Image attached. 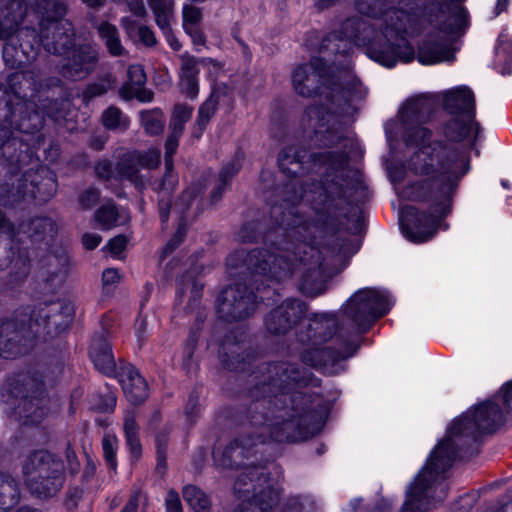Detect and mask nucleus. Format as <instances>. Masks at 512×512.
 <instances>
[{"instance_id": "obj_5", "label": "nucleus", "mask_w": 512, "mask_h": 512, "mask_svg": "<svg viewBox=\"0 0 512 512\" xmlns=\"http://www.w3.org/2000/svg\"><path fill=\"white\" fill-rule=\"evenodd\" d=\"M271 214L279 225L266 236L271 247L250 251L244 259V265L254 276H261L265 281L279 282L290 277L296 268V252H290L287 239L299 242L296 246L292 243V246L298 253L304 254L299 258L303 266L311 262L309 247L312 246L304 242L311 224L287 200L280 205H274Z\"/></svg>"}, {"instance_id": "obj_17", "label": "nucleus", "mask_w": 512, "mask_h": 512, "mask_svg": "<svg viewBox=\"0 0 512 512\" xmlns=\"http://www.w3.org/2000/svg\"><path fill=\"white\" fill-rule=\"evenodd\" d=\"M305 311L306 306L301 300L287 299L266 315L265 327L271 334H285L299 322Z\"/></svg>"}, {"instance_id": "obj_31", "label": "nucleus", "mask_w": 512, "mask_h": 512, "mask_svg": "<svg viewBox=\"0 0 512 512\" xmlns=\"http://www.w3.org/2000/svg\"><path fill=\"white\" fill-rule=\"evenodd\" d=\"M157 26L162 33H168V27L174 20V0H147Z\"/></svg>"}, {"instance_id": "obj_63", "label": "nucleus", "mask_w": 512, "mask_h": 512, "mask_svg": "<svg viewBox=\"0 0 512 512\" xmlns=\"http://www.w3.org/2000/svg\"><path fill=\"white\" fill-rule=\"evenodd\" d=\"M95 172L98 177L108 179L112 172V166L109 161H99L95 167Z\"/></svg>"}, {"instance_id": "obj_4", "label": "nucleus", "mask_w": 512, "mask_h": 512, "mask_svg": "<svg viewBox=\"0 0 512 512\" xmlns=\"http://www.w3.org/2000/svg\"><path fill=\"white\" fill-rule=\"evenodd\" d=\"M307 397L297 394L293 397L291 407L285 406L286 398L269 400L267 412L252 415V423L258 425L260 433L256 439L241 436L231 441L223 450L214 452V460L223 468H236L243 464L245 458L253 454V447L265 441L267 436L277 442H297L310 437L314 428L312 420L314 414L299 405L307 404ZM266 402L256 403L254 413L266 408Z\"/></svg>"}, {"instance_id": "obj_13", "label": "nucleus", "mask_w": 512, "mask_h": 512, "mask_svg": "<svg viewBox=\"0 0 512 512\" xmlns=\"http://www.w3.org/2000/svg\"><path fill=\"white\" fill-rule=\"evenodd\" d=\"M390 306L385 292L372 288L358 290L344 306V314L351 321L349 332L353 335L365 332L371 323L389 311Z\"/></svg>"}, {"instance_id": "obj_23", "label": "nucleus", "mask_w": 512, "mask_h": 512, "mask_svg": "<svg viewBox=\"0 0 512 512\" xmlns=\"http://www.w3.org/2000/svg\"><path fill=\"white\" fill-rule=\"evenodd\" d=\"M192 114L193 107L184 103H177L174 105L169 123L170 133L165 142V150H167L168 157L170 154H174L176 152L179 139L185 129V124L191 119Z\"/></svg>"}, {"instance_id": "obj_25", "label": "nucleus", "mask_w": 512, "mask_h": 512, "mask_svg": "<svg viewBox=\"0 0 512 512\" xmlns=\"http://www.w3.org/2000/svg\"><path fill=\"white\" fill-rule=\"evenodd\" d=\"M350 173V170H346L343 168L339 172V175H337V177L341 178V183L333 180L331 183L328 184V186L325 188L324 206L337 207L338 204L334 202H336L337 200L350 198V191L357 188L359 185V183L356 180L349 178Z\"/></svg>"}, {"instance_id": "obj_6", "label": "nucleus", "mask_w": 512, "mask_h": 512, "mask_svg": "<svg viewBox=\"0 0 512 512\" xmlns=\"http://www.w3.org/2000/svg\"><path fill=\"white\" fill-rule=\"evenodd\" d=\"M409 21L410 16L403 10L390 9L384 13V28L378 32V24L350 18L342 24L339 42L345 38L358 46H369L371 58L387 67H393L397 60L410 62L414 48L403 37L408 33Z\"/></svg>"}, {"instance_id": "obj_36", "label": "nucleus", "mask_w": 512, "mask_h": 512, "mask_svg": "<svg viewBox=\"0 0 512 512\" xmlns=\"http://www.w3.org/2000/svg\"><path fill=\"white\" fill-rule=\"evenodd\" d=\"M183 498L194 512H211L208 495L197 486H186L183 489Z\"/></svg>"}, {"instance_id": "obj_40", "label": "nucleus", "mask_w": 512, "mask_h": 512, "mask_svg": "<svg viewBox=\"0 0 512 512\" xmlns=\"http://www.w3.org/2000/svg\"><path fill=\"white\" fill-rule=\"evenodd\" d=\"M21 230L30 237L45 235L54 231V224L51 219L46 217H37L29 223L22 224Z\"/></svg>"}, {"instance_id": "obj_48", "label": "nucleus", "mask_w": 512, "mask_h": 512, "mask_svg": "<svg viewBox=\"0 0 512 512\" xmlns=\"http://www.w3.org/2000/svg\"><path fill=\"white\" fill-rule=\"evenodd\" d=\"M167 437L165 434L156 436L157 470L161 473L166 468Z\"/></svg>"}, {"instance_id": "obj_3", "label": "nucleus", "mask_w": 512, "mask_h": 512, "mask_svg": "<svg viewBox=\"0 0 512 512\" xmlns=\"http://www.w3.org/2000/svg\"><path fill=\"white\" fill-rule=\"evenodd\" d=\"M296 93L302 97L319 96L320 103L308 106L302 118L306 130H311L320 145L332 146L339 139L333 128L337 116L349 111L356 81L346 70L330 75L326 62L314 57L309 64L298 66L292 75Z\"/></svg>"}, {"instance_id": "obj_58", "label": "nucleus", "mask_w": 512, "mask_h": 512, "mask_svg": "<svg viewBox=\"0 0 512 512\" xmlns=\"http://www.w3.org/2000/svg\"><path fill=\"white\" fill-rule=\"evenodd\" d=\"M119 272L116 269L108 268L102 274V282L104 287L113 286L119 281Z\"/></svg>"}, {"instance_id": "obj_32", "label": "nucleus", "mask_w": 512, "mask_h": 512, "mask_svg": "<svg viewBox=\"0 0 512 512\" xmlns=\"http://www.w3.org/2000/svg\"><path fill=\"white\" fill-rule=\"evenodd\" d=\"M19 486L9 474L0 473V512H7L18 503Z\"/></svg>"}, {"instance_id": "obj_7", "label": "nucleus", "mask_w": 512, "mask_h": 512, "mask_svg": "<svg viewBox=\"0 0 512 512\" xmlns=\"http://www.w3.org/2000/svg\"><path fill=\"white\" fill-rule=\"evenodd\" d=\"M39 12L43 9L40 31L34 33V39L41 43L45 50L52 54L66 53L74 43V31L71 22L58 19L65 14L66 8L60 2L51 0H35ZM28 0H0V38H9L23 21Z\"/></svg>"}, {"instance_id": "obj_53", "label": "nucleus", "mask_w": 512, "mask_h": 512, "mask_svg": "<svg viewBox=\"0 0 512 512\" xmlns=\"http://www.w3.org/2000/svg\"><path fill=\"white\" fill-rule=\"evenodd\" d=\"M476 501V497L474 495H463L459 498V500L454 503L452 511L453 512H469L474 506Z\"/></svg>"}, {"instance_id": "obj_62", "label": "nucleus", "mask_w": 512, "mask_h": 512, "mask_svg": "<svg viewBox=\"0 0 512 512\" xmlns=\"http://www.w3.org/2000/svg\"><path fill=\"white\" fill-rule=\"evenodd\" d=\"M185 32L191 37L194 45L203 46L205 44L206 39L201 27L185 29Z\"/></svg>"}, {"instance_id": "obj_33", "label": "nucleus", "mask_w": 512, "mask_h": 512, "mask_svg": "<svg viewBox=\"0 0 512 512\" xmlns=\"http://www.w3.org/2000/svg\"><path fill=\"white\" fill-rule=\"evenodd\" d=\"M140 166L131 153L124 155L117 164V172L122 179L133 183L137 188H143L146 185L145 179L139 175Z\"/></svg>"}, {"instance_id": "obj_42", "label": "nucleus", "mask_w": 512, "mask_h": 512, "mask_svg": "<svg viewBox=\"0 0 512 512\" xmlns=\"http://www.w3.org/2000/svg\"><path fill=\"white\" fill-rule=\"evenodd\" d=\"M141 121L145 131L150 135H157L163 131L165 121L160 111L142 112Z\"/></svg>"}, {"instance_id": "obj_52", "label": "nucleus", "mask_w": 512, "mask_h": 512, "mask_svg": "<svg viewBox=\"0 0 512 512\" xmlns=\"http://www.w3.org/2000/svg\"><path fill=\"white\" fill-rule=\"evenodd\" d=\"M99 200V192L95 189L84 191L79 197V204L83 209L92 208Z\"/></svg>"}, {"instance_id": "obj_38", "label": "nucleus", "mask_w": 512, "mask_h": 512, "mask_svg": "<svg viewBox=\"0 0 512 512\" xmlns=\"http://www.w3.org/2000/svg\"><path fill=\"white\" fill-rule=\"evenodd\" d=\"M128 82L127 86L123 87V93L126 98L133 97L145 85L146 74L141 65L134 64L128 67Z\"/></svg>"}, {"instance_id": "obj_11", "label": "nucleus", "mask_w": 512, "mask_h": 512, "mask_svg": "<svg viewBox=\"0 0 512 512\" xmlns=\"http://www.w3.org/2000/svg\"><path fill=\"white\" fill-rule=\"evenodd\" d=\"M444 105L453 118L444 126L443 133L448 143L458 145L465 139L475 137L478 124L474 121L475 99L466 86L458 87L445 94Z\"/></svg>"}, {"instance_id": "obj_60", "label": "nucleus", "mask_w": 512, "mask_h": 512, "mask_svg": "<svg viewBox=\"0 0 512 512\" xmlns=\"http://www.w3.org/2000/svg\"><path fill=\"white\" fill-rule=\"evenodd\" d=\"M66 460H67V469L72 473L75 474L79 470V462L77 460L76 454L74 450L70 448V446L66 449Z\"/></svg>"}, {"instance_id": "obj_59", "label": "nucleus", "mask_w": 512, "mask_h": 512, "mask_svg": "<svg viewBox=\"0 0 512 512\" xmlns=\"http://www.w3.org/2000/svg\"><path fill=\"white\" fill-rule=\"evenodd\" d=\"M184 236H185V229L183 227H179V229L175 233L174 237L165 246L164 253L165 254L171 253L181 243Z\"/></svg>"}, {"instance_id": "obj_50", "label": "nucleus", "mask_w": 512, "mask_h": 512, "mask_svg": "<svg viewBox=\"0 0 512 512\" xmlns=\"http://www.w3.org/2000/svg\"><path fill=\"white\" fill-rule=\"evenodd\" d=\"M3 59L12 68L19 67L22 63V60L18 57V50L9 43H5L3 46Z\"/></svg>"}, {"instance_id": "obj_55", "label": "nucleus", "mask_w": 512, "mask_h": 512, "mask_svg": "<svg viewBox=\"0 0 512 512\" xmlns=\"http://www.w3.org/2000/svg\"><path fill=\"white\" fill-rule=\"evenodd\" d=\"M165 506L167 512H183L180 498L175 490H170L167 493Z\"/></svg>"}, {"instance_id": "obj_61", "label": "nucleus", "mask_w": 512, "mask_h": 512, "mask_svg": "<svg viewBox=\"0 0 512 512\" xmlns=\"http://www.w3.org/2000/svg\"><path fill=\"white\" fill-rule=\"evenodd\" d=\"M129 10L136 16L144 17L147 13L143 0H126Z\"/></svg>"}, {"instance_id": "obj_27", "label": "nucleus", "mask_w": 512, "mask_h": 512, "mask_svg": "<svg viewBox=\"0 0 512 512\" xmlns=\"http://www.w3.org/2000/svg\"><path fill=\"white\" fill-rule=\"evenodd\" d=\"M45 404L43 390H40L37 396L24 397L17 407V413L24 419L25 424H37L46 414Z\"/></svg>"}, {"instance_id": "obj_16", "label": "nucleus", "mask_w": 512, "mask_h": 512, "mask_svg": "<svg viewBox=\"0 0 512 512\" xmlns=\"http://www.w3.org/2000/svg\"><path fill=\"white\" fill-rule=\"evenodd\" d=\"M257 298L247 286L237 283L225 288L217 299V314L225 321L243 320L253 314Z\"/></svg>"}, {"instance_id": "obj_9", "label": "nucleus", "mask_w": 512, "mask_h": 512, "mask_svg": "<svg viewBox=\"0 0 512 512\" xmlns=\"http://www.w3.org/2000/svg\"><path fill=\"white\" fill-rule=\"evenodd\" d=\"M239 498L250 492L252 498L244 499L235 512H301L302 505L298 498L280 503V491L270 483L263 467H245L237 477L233 487Z\"/></svg>"}, {"instance_id": "obj_12", "label": "nucleus", "mask_w": 512, "mask_h": 512, "mask_svg": "<svg viewBox=\"0 0 512 512\" xmlns=\"http://www.w3.org/2000/svg\"><path fill=\"white\" fill-rule=\"evenodd\" d=\"M64 465L45 450L31 453L23 465L27 488L38 497L53 496L63 484Z\"/></svg>"}, {"instance_id": "obj_49", "label": "nucleus", "mask_w": 512, "mask_h": 512, "mask_svg": "<svg viewBox=\"0 0 512 512\" xmlns=\"http://www.w3.org/2000/svg\"><path fill=\"white\" fill-rule=\"evenodd\" d=\"M92 406L101 412H110L116 406V396L109 392L104 396H97L93 399Z\"/></svg>"}, {"instance_id": "obj_29", "label": "nucleus", "mask_w": 512, "mask_h": 512, "mask_svg": "<svg viewBox=\"0 0 512 512\" xmlns=\"http://www.w3.org/2000/svg\"><path fill=\"white\" fill-rule=\"evenodd\" d=\"M97 32L111 56L118 57L126 53V49L121 43L119 31L115 25L109 22H101L97 26Z\"/></svg>"}, {"instance_id": "obj_54", "label": "nucleus", "mask_w": 512, "mask_h": 512, "mask_svg": "<svg viewBox=\"0 0 512 512\" xmlns=\"http://www.w3.org/2000/svg\"><path fill=\"white\" fill-rule=\"evenodd\" d=\"M111 85L109 82H99L94 83L86 88L84 91V97L86 99H91L96 96L103 95L110 89Z\"/></svg>"}, {"instance_id": "obj_45", "label": "nucleus", "mask_w": 512, "mask_h": 512, "mask_svg": "<svg viewBox=\"0 0 512 512\" xmlns=\"http://www.w3.org/2000/svg\"><path fill=\"white\" fill-rule=\"evenodd\" d=\"M183 28L201 27L202 10L191 4H185L182 9Z\"/></svg>"}, {"instance_id": "obj_15", "label": "nucleus", "mask_w": 512, "mask_h": 512, "mask_svg": "<svg viewBox=\"0 0 512 512\" xmlns=\"http://www.w3.org/2000/svg\"><path fill=\"white\" fill-rule=\"evenodd\" d=\"M259 382L254 386L252 395L269 394L290 389L293 384L306 385L310 373L290 362L267 364L261 369Z\"/></svg>"}, {"instance_id": "obj_18", "label": "nucleus", "mask_w": 512, "mask_h": 512, "mask_svg": "<svg viewBox=\"0 0 512 512\" xmlns=\"http://www.w3.org/2000/svg\"><path fill=\"white\" fill-rule=\"evenodd\" d=\"M430 22L433 28L438 31L441 36L437 37L433 34H430L419 44L417 59L421 64L424 65H431L438 62L451 60L453 57V51L451 48V36L463 33H445L443 30H440L437 27L433 21V17H431Z\"/></svg>"}, {"instance_id": "obj_1", "label": "nucleus", "mask_w": 512, "mask_h": 512, "mask_svg": "<svg viewBox=\"0 0 512 512\" xmlns=\"http://www.w3.org/2000/svg\"><path fill=\"white\" fill-rule=\"evenodd\" d=\"M433 107L429 96L418 95L408 99L398 112L404 141L415 148L408 167L414 174L425 177L419 189L423 199L429 202L427 212L406 208L401 223L405 236L417 243L429 240L440 220L451 212L459 184L470 170L466 150L446 141H431L432 132L423 124L430 119Z\"/></svg>"}, {"instance_id": "obj_26", "label": "nucleus", "mask_w": 512, "mask_h": 512, "mask_svg": "<svg viewBox=\"0 0 512 512\" xmlns=\"http://www.w3.org/2000/svg\"><path fill=\"white\" fill-rule=\"evenodd\" d=\"M172 156L173 154H170L168 157L167 150H165L166 173L159 188V213L163 223L168 220L170 210V193L177 184L176 176L173 174Z\"/></svg>"}, {"instance_id": "obj_56", "label": "nucleus", "mask_w": 512, "mask_h": 512, "mask_svg": "<svg viewBox=\"0 0 512 512\" xmlns=\"http://www.w3.org/2000/svg\"><path fill=\"white\" fill-rule=\"evenodd\" d=\"M127 239L123 235L112 238L106 245L107 249L114 255L120 254L126 247Z\"/></svg>"}, {"instance_id": "obj_39", "label": "nucleus", "mask_w": 512, "mask_h": 512, "mask_svg": "<svg viewBox=\"0 0 512 512\" xmlns=\"http://www.w3.org/2000/svg\"><path fill=\"white\" fill-rule=\"evenodd\" d=\"M240 161L235 159L225 165L219 174V184L212 194V201L217 202L225 192L229 180L239 171Z\"/></svg>"}, {"instance_id": "obj_8", "label": "nucleus", "mask_w": 512, "mask_h": 512, "mask_svg": "<svg viewBox=\"0 0 512 512\" xmlns=\"http://www.w3.org/2000/svg\"><path fill=\"white\" fill-rule=\"evenodd\" d=\"M337 329L334 315L317 314L309 319L306 331L298 334L299 341L310 346L301 355L306 365L336 374L342 369L341 363L356 353L357 341L346 339L343 327L335 335Z\"/></svg>"}, {"instance_id": "obj_57", "label": "nucleus", "mask_w": 512, "mask_h": 512, "mask_svg": "<svg viewBox=\"0 0 512 512\" xmlns=\"http://www.w3.org/2000/svg\"><path fill=\"white\" fill-rule=\"evenodd\" d=\"M138 36L145 45L152 46L156 43L153 31L147 26H140L137 29Z\"/></svg>"}, {"instance_id": "obj_47", "label": "nucleus", "mask_w": 512, "mask_h": 512, "mask_svg": "<svg viewBox=\"0 0 512 512\" xmlns=\"http://www.w3.org/2000/svg\"><path fill=\"white\" fill-rule=\"evenodd\" d=\"M362 499H354L351 502V507L354 512H391L392 505L386 499H381L373 508L361 506Z\"/></svg>"}, {"instance_id": "obj_64", "label": "nucleus", "mask_w": 512, "mask_h": 512, "mask_svg": "<svg viewBox=\"0 0 512 512\" xmlns=\"http://www.w3.org/2000/svg\"><path fill=\"white\" fill-rule=\"evenodd\" d=\"M82 242L87 249L93 250L100 244L101 237L97 234H85Z\"/></svg>"}, {"instance_id": "obj_21", "label": "nucleus", "mask_w": 512, "mask_h": 512, "mask_svg": "<svg viewBox=\"0 0 512 512\" xmlns=\"http://www.w3.org/2000/svg\"><path fill=\"white\" fill-rule=\"evenodd\" d=\"M181 68L179 74V87L182 94L194 100L199 94L198 65L200 62L215 64V61L208 59H197L193 56L184 55L181 57Z\"/></svg>"}, {"instance_id": "obj_10", "label": "nucleus", "mask_w": 512, "mask_h": 512, "mask_svg": "<svg viewBox=\"0 0 512 512\" xmlns=\"http://www.w3.org/2000/svg\"><path fill=\"white\" fill-rule=\"evenodd\" d=\"M50 333V315L46 308L21 312L15 320L0 321V357L24 354L34 338Z\"/></svg>"}, {"instance_id": "obj_28", "label": "nucleus", "mask_w": 512, "mask_h": 512, "mask_svg": "<svg viewBox=\"0 0 512 512\" xmlns=\"http://www.w3.org/2000/svg\"><path fill=\"white\" fill-rule=\"evenodd\" d=\"M310 157L305 150L296 147L285 148L278 159L280 169L289 176H298L304 172L306 158Z\"/></svg>"}, {"instance_id": "obj_43", "label": "nucleus", "mask_w": 512, "mask_h": 512, "mask_svg": "<svg viewBox=\"0 0 512 512\" xmlns=\"http://www.w3.org/2000/svg\"><path fill=\"white\" fill-rule=\"evenodd\" d=\"M118 448V439L115 435L107 434L102 440V449L105 461L110 469L117 467L116 452Z\"/></svg>"}, {"instance_id": "obj_24", "label": "nucleus", "mask_w": 512, "mask_h": 512, "mask_svg": "<svg viewBox=\"0 0 512 512\" xmlns=\"http://www.w3.org/2000/svg\"><path fill=\"white\" fill-rule=\"evenodd\" d=\"M90 358L95 368L101 373L108 376L116 373V363L112 355L111 345L104 337L93 339Z\"/></svg>"}, {"instance_id": "obj_35", "label": "nucleus", "mask_w": 512, "mask_h": 512, "mask_svg": "<svg viewBox=\"0 0 512 512\" xmlns=\"http://www.w3.org/2000/svg\"><path fill=\"white\" fill-rule=\"evenodd\" d=\"M123 429L125 433L127 446L134 458H139L142 452L141 444L138 437V425L136 423L135 414L128 411L124 417Z\"/></svg>"}, {"instance_id": "obj_19", "label": "nucleus", "mask_w": 512, "mask_h": 512, "mask_svg": "<svg viewBox=\"0 0 512 512\" xmlns=\"http://www.w3.org/2000/svg\"><path fill=\"white\" fill-rule=\"evenodd\" d=\"M97 61L98 52L93 46H80L62 64L60 74L72 80L84 79L94 70Z\"/></svg>"}, {"instance_id": "obj_30", "label": "nucleus", "mask_w": 512, "mask_h": 512, "mask_svg": "<svg viewBox=\"0 0 512 512\" xmlns=\"http://www.w3.org/2000/svg\"><path fill=\"white\" fill-rule=\"evenodd\" d=\"M241 341H234L230 335L226 336L220 346V357L225 366L232 370H244L241 363L244 362L241 352Z\"/></svg>"}, {"instance_id": "obj_22", "label": "nucleus", "mask_w": 512, "mask_h": 512, "mask_svg": "<svg viewBox=\"0 0 512 512\" xmlns=\"http://www.w3.org/2000/svg\"><path fill=\"white\" fill-rule=\"evenodd\" d=\"M118 376L129 402L140 404L148 397L147 383L132 365L121 367Z\"/></svg>"}, {"instance_id": "obj_41", "label": "nucleus", "mask_w": 512, "mask_h": 512, "mask_svg": "<svg viewBox=\"0 0 512 512\" xmlns=\"http://www.w3.org/2000/svg\"><path fill=\"white\" fill-rule=\"evenodd\" d=\"M102 122L108 129L125 130L129 126V119L122 114L120 109L109 107L102 115Z\"/></svg>"}, {"instance_id": "obj_51", "label": "nucleus", "mask_w": 512, "mask_h": 512, "mask_svg": "<svg viewBox=\"0 0 512 512\" xmlns=\"http://www.w3.org/2000/svg\"><path fill=\"white\" fill-rule=\"evenodd\" d=\"M504 405V415L512 414V380L502 386L498 395Z\"/></svg>"}, {"instance_id": "obj_44", "label": "nucleus", "mask_w": 512, "mask_h": 512, "mask_svg": "<svg viewBox=\"0 0 512 512\" xmlns=\"http://www.w3.org/2000/svg\"><path fill=\"white\" fill-rule=\"evenodd\" d=\"M131 154L141 168L153 169L160 163V152L157 149H149L143 152L134 151Z\"/></svg>"}, {"instance_id": "obj_2", "label": "nucleus", "mask_w": 512, "mask_h": 512, "mask_svg": "<svg viewBox=\"0 0 512 512\" xmlns=\"http://www.w3.org/2000/svg\"><path fill=\"white\" fill-rule=\"evenodd\" d=\"M504 421V411L491 400L457 418L407 489L400 512H428L435 508L446 496L439 478L451 467L458 452L476 442L480 434L495 431Z\"/></svg>"}, {"instance_id": "obj_14", "label": "nucleus", "mask_w": 512, "mask_h": 512, "mask_svg": "<svg viewBox=\"0 0 512 512\" xmlns=\"http://www.w3.org/2000/svg\"><path fill=\"white\" fill-rule=\"evenodd\" d=\"M341 249L322 247H309L311 262L305 266L300 289L308 295L315 297L326 289L327 280L336 273L335 258Z\"/></svg>"}, {"instance_id": "obj_20", "label": "nucleus", "mask_w": 512, "mask_h": 512, "mask_svg": "<svg viewBox=\"0 0 512 512\" xmlns=\"http://www.w3.org/2000/svg\"><path fill=\"white\" fill-rule=\"evenodd\" d=\"M462 0H451L442 5L436 14L431 15L433 21L440 30L445 33L464 32L468 27V14L461 6Z\"/></svg>"}, {"instance_id": "obj_34", "label": "nucleus", "mask_w": 512, "mask_h": 512, "mask_svg": "<svg viewBox=\"0 0 512 512\" xmlns=\"http://www.w3.org/2000/svg\"><path fill=\"white\" fill-rule=\"evenodd\" d=\"M95 218L102 229H111L117 225L124 224L128 220V216L124 211H119L113 204H105L101 206Z\"/></svg>"}, {"instance_id": "obj_46", "label": "nucleus", "mask_w": 512, "mask_h": 512, "mask_svg": "<svg viewBox=\"0 0 512 512\" xmlns=\"http://www.w3.org/2000/svg\"><path fill=\"white\" fill-rule=\"evenodd\" d=\"M357 10L371 17L382 15V4L380 0H356Z\"/></svg>"}, {"instance_id": "obj_37", "label": "nucleus", "mask_w": 512, "mask_h": 512, "mask_svg": "<svg viewBox=\"0 0 512 512\" xmlns=\"http://www.w3.org/2000/svg\"><path fill=\"white\" fill-rule=\"evenodd\" d=\"M218 104L217 99H214V97H209L201 104L198 110L197 119L193 126L192 136L194 138L199 139L202 136L207 124L214 116Z\"/></svg>"}]
</instances>
